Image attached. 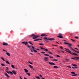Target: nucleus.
<instances>
[{
	"mask_svg": "<svg viewBox=\"0 0 79 79\" xmlns=\"http://www.w3.org/2000/svg\"><path fill=\"white\" fill-rule=\"evenodd\" d=\"M77 74H74V75H72V76H77Z\"/></svg>",
	"mask_w": 79,
	"mask_h": 79,
	"instance_id": "nucleus-28",
	"label": "nucleus"
},
{
	"mask_svg": "<svg viewBox=\"0 0 79 79\" xmlns=\"http://www.w3.org/2000/svg\"><path fill=\"white\" fill-rule=\"evenodd\" d=\"M72 68H73V69H77V67L75 66V67H72Z\"/></svg>",
	"mask_w": 79,
	"mask_h": 79,
	"instance_id": "nucleus-21",
	"label": "nucleus"
},
{
	"mask_svg": "<svg viewBox=\"0 0 79 79\" xmlns=\"http://www.w3.org/2000/svg\"><path fill=\"white\" fill-rule=\"evenodd\" d=\"M41 79H45V78H43V77H42Z\"/></svg>",
	"mask_w": 79,
	"mask_h": 79,
	"instance_id": "nucleus-63",
	"label": "nucleus"
},
{
	"mask_svg": "<svg viewBox=\"0 0 79 79\" xmlns=\"http://www.w3.org/2000/svg\"><path fill=\"white\" fill-rule=\"evenodd\" d=\"M12 73H14L15 74H16V72L14 70H12Z\"/></svg>",
	"mask_w": 79,
	"mask_h": 79,
	"instance_id": "nucleus-12",
	"label": "nucleus"
},
{
	"mask_svg": "<svg viewBox=\"0 0 79 79\" xmlns=\"http://www.w3.org/2000/svg\"><path fill=\"white\" fill-rule=\"evenodd\" d=\"M28 62L30 63V64H32L33 63H31L30 62L28 61Z\"/></svg>",
	"mask_w": 79,
	"mask_h": 79,
	"instance_id": "nucleus-36",
	"label": "nucleus"
},
{
	"mask_svg": "<svg viewBox=\"0 0 79 79\" xmlns=\"http://www.w3.org/2000/svg\"><path fill=\"white\" fill-rule=\"evenodd\" d=\"M60 48H61V49H63V48L61 46H60Z\"/></svg>",
	"mask_w": 79,
	"mask_h": 79,
	"instance_id": "nucleus-39",
	"label": "nucleus"
},
{
	"mask_svg": "<svg viewBox=\"0 0 79 79\" xmlns=\"http://www.w3.org/2000/svg\"><path fill=\"white\" fill-rule=\"evenodd\" d=\"M48 57H45L44 58V60H45V61H48Z\"/></svg>",
	"mask_w": 79,
	"mask_h": 79,
	"instance_id": "nucleus-8",
	"label": "nucleus"
},
{
	"mask_svg": "<svg viewBox=\"0 0 79 79\" xmlns=\"http://www.w3.org/2000/svg\"><path fill=\"white\" fill-rule=\"evenodd\" d=\"M71 40H72V41H73V42H74L75 41V40H73V39H71Z\"/></svg>",
	"mask_w": 79,
	"mask_h": 79,
	"instance_id": "nucleus-29",
	"label": "nucleus"
},
{
	"mask_svg": "<svg viewBox=\"0 0 79 79\" xmlns=\"http://www.w3.org/2000/svg\"><path fill=\"white\" fill-rule=\"evenodd\" d=\"M31 37H33V39H37V37H39V36H35L34 34H32L31 35Z\"/></svg>",
	"mask_w": 79,
	"mask_h": 79,
	"instance_id": "nucleus-4",
	"label": "nucleus"
},
{
	"mask_svg": "<svg viewBox=\"0 0 79 79\" xmlns=\"http://www.w3.org/2000/svg\"><path fill=\"white\" fill-rule=\"evenodd\" d=\"M22 44H25V45H27V43H28V42H25V41L22 42Z\"/></svg>",
	"mask_w": 79,
	"mask_h": 79,
	"instance_id": "nucleus-6",
	"label": "nucleus"
},
{
	"mask_svg": "<svg viewBox=\"0 0 79 79\" xmlns=\"http://www.w3.org/2000/svg\"><path fill=\"white\" fill-rule=\"evenodd\" d=\"M57 52H58V53H60V51H58Z\"/></svg>",
	"mask_w": 79,
	"mask_h": 79,
	"instance_id": "nucleus-55",
	"label": "nucleus"
},
{
	"mask_svg": "<svg viewBox=\"0 0 79 79\" xmlns=\"http://www.w3.org/2000/svg\"><path fill=\"white\" fill-rule=\"evenodd\" d=\"M63 41H64V42H66V40H63Z\"/></svg>",
	"mask_w": 79,
	"mask_h": 79,
	"instance_id": "nucleus-62",
	"label": "nucleus"
},
{
	"mask_svg": "<svg viewBox=\"0 0 79 79\" xmlns=\"http://www.w3.org/2000/svg\"><path fill=\"white\" fill-rule=\"evenodd\" d=\"M65 50H65L67 52H68V53H70L71 55H77V56H78V55L76 53H74L73 52H71V51L70 50L65 48Z\"/></svg>",
	"mask_w": 79,
	"mask_h": 79,
	"instance_id": "nucleus-2",
	"label": "nucleus"
},
{
	"mask_svg": "<svg viewBox=\"0 0 79 79\" xmlns=\"http://www.w3.org/2000/svg\"><path fill=\"white\" fill-rule=\"evenodd\" d=\"M59 35L57 36V37H58L59 38H60V39H63V36H62V34L60 33H59L58 34Z\"/></svg>",
	"mask_w": 79,
	"mask_h": 79,
	"instance_id": "nucleus-5",
	"label": "nucleus"
},
{
	"mask_svg": "<svg viewBox=\"0 0 79 79\" xmlns=\"http://www.w3.org/2000/svg\"><path fill=\"white\" fill-rule=\"evenodd\" d=\"M31 47L32 48V49H33V50H34V49H35V48H34L33 46H31Z\"/></svg>",
	"mask_w": 79,
	"mask_h": 79,
	"instance_id": "nucleus-30",
	"label": "nucleus"
},
{
	"mask_svg": "<svg viewBox=\"0 0 79 79\" xmlns=\"http://www.w3.org/2000/svg\"><path fill=\"white\" fill-rule=\"evenodd\" d=\"M76 60H79V57H77L76 58Z\"/></svg>",
	"mask_w": 79,
	"mask_h": 79,
	"instance_id": "nucleus-33",
	"label": "nucleus"
},
{
	"mask_svg": "<svg viewBox=\"0 0 79 79\" xmlns=\"http://www.w3.org/2000/svg\"><path fill=\"white\" fill-rule=\"evenodd\" d=\"M51 58H53V57H51V56H49Z\"/></svg>",
	"mask_w": 79,
	"mask_h": 79,
	"instance_id": "nucleus-57",
	"label": "nucleus"
},
{
	"mask_svg": "<svg viewBox=\"0 0 79 79\" xmlns=\"http://www.w3.org/2000/svg\"><path fill=\"white\" fill-rule=\"evenodd\" d=\"M39 45H41V46L44 45V44H41V43H40L39 44Z\"/></svg>",
	"mask_w": 79,
	"mask_h": 79,
	"instance_id": "nucleus-40",
	"label": "nucleus"
},
{
	"mask_svg": "<svg viewBox=\"0 0 79 79\" xmlns=\"http://www.w3.org/2000/svg\"><path fill=\"white\" fill-rule=\"evenodd\" d=\"M33 69V71H35V69Z\"/></svg>",
	"mask_w": 79,
	"mask_h": 79,
	"instance_id": "nucleus-64",
	"label": "nucleus"
},
{
	"mask_svg": "<svg viewBox=\"0 0 79 79\" xmlns=\"http://www.w3.org/2000/svg\"><path fill=\"white\" fill-rule=\"evenodd\" d=\"M5 71H6L8 73V74H10V72H9L6 70H5Z\"/></svg>",
	"mask_w": 79,
	"mask_h": 79,
	"instance_id": "nucleus-38",
	"label": "nucleus"
},
{
	"mask_svg": "<svg viewBox=\"0 0 79 79\" xmlns=\"http://www.w3.org/2000/svg\"><path fill=\"white\" fill-rule=\"evenodd\" d=\"M37 40H38L37 39H36V40H34V41L35 42H36V41H37Z\"/></svg>",
	"mask_w": 79,
	"mask_h": 79,
	"instance_id": "nucleus-46",
	"label": "nucleus"
},
{
	"mask_svg": "<svg viewBox=\"0 0 79 79\" xmlns=\"http://www.w3.org/2000/svg\"><path fill=\"white\" fill-rule=\"evenodd\" d=\"M41 36L42 37H43L44 36L45 37H46V36H47V35H45V34H42L41 35Z\"/></svg>",
	"mask_w": 79,
	"mask_h": 79,
	"instance_id": "nucleus-10",
	"label": "nucleus"
},
{
	"mask_svg": "<svg viewBox=\"0 0 79 79\" xmlns=\"http://www.w3.org/2000/svg\"><path fill=\"white\" fill-rule=\"evenodd\" d=\"M29 44H31V45H33V44H32V43L31 42V41H29L28 42Z\"/></svg>",
	"mask_w": 79,
	"mask_h": 79,
	"instance_id": "nucleus-20",
	"label": "nucleus"
},
{
	"mask_svg": "<svg viewBox=\"0 0 79 79\" xmlns=\"http://www.w3.org/2000/svg\"><path fill=\"white\" fill-rule=\"evenodd\" d=\"M49 53V54H51V55H52V53L51 52H48Z\"/></svg>",
	"mask_w": 79,
	"mask_h": 79,
	"instance_id": "nucleus-43",
	"label": "nucleus"
},
{
	"mask_svg": "<svg viewBox=\"0 0 79 79\" xmlns=\"http://www.w3.org/2000/svg\"><path fill=\"white\" fill-rule=\"evenodd\" d=\"M44 40H51V41H52V40H55V39L51 38H48V39L47 38L45 37L44 38Z\"/></svg>",
	"mask_w": 79,
	"mask_h": 79,
	"instance_id": "nucleus-3",
	"label": "nucleus"
},
{
	"mask_svg": "<svg viewBox=\"0 0 79 79\" xmlns=\"http://www.w3.org/2000/svg\"><path fill=\"white\" fill-rule=\"evenodd\" d=\"M2 44L3 45H8V43H3Z\"/></svg>",
	"mask_w": 79,
	"mask_h": 79,
	"instance_id": "nucleus-11",
	"label": "nucleus"
},
{
	"mask_svg": "<svg viewBox=\"0 0 79 79\" xmlns=\"http://www.w3.org/2000/svg\"><path fill=\"white\" fill-rule=\"evenodd\" d=\"M35 77H36V79H40V77H39V76Z\"/></svg>",
	"mask_w": 79,
	"mask_h": 79,
	"instance_id": "nucleus-18",
	"label": "nucleus"
},
{
	"mask_svg": "<svg viewBox=\"0 0 79 79\" xmlns=\"http://www.w3.org/2000/svg\"><path fill=\"white\" fill-rule=\"evenodd\" d=\"M66 61H68V60H69V59H66Z\"/></svg>",
	"mask_w": 79,
	"mask_h": 79,
	"instance_id": "nucleus-58",
	"label": "nucleus"
},
{
	"mask_svg": "<svg viewBox=\"0 0 79 79\" xmlns=\"http://www.w3.org/2000/svg\"><path fill=\"white\" fill-rule=\"evenodd\" d=\"M11 66L12 68H15V66H14V65H11Z\"/></svg>",
	"mask_w": 79,
	"mask_h": 79,
	"instance_id": "nucleus-26",
	"label": "nucleus"
},
{
	"mask_svg": "<svg viewBox=\"0 0 79 79\" xmlns=\"http://www.w3.org/2000/svg\"><path fill=\"white\" fill-rule=\"evenodd\" d=\"M6 54L7 55L9 56H10V53L7 52L6 53Z\"/></svg>",
	"mask_w": 79,
	"mask_h": 79,
	"instance_id": "nucleus-13",
	"label": "nucleus"
},
{
	"mask_svg": "<svg viewBox=\"0 0 79 79\" xmlns=\"http://www.w3.org/2000/svg\"><path fill=\"white\" fill-rule=\"evenodd\" d=\"M52 45H53V46H56V47H57L58 46V45H53V44Z\"/></svg>",
	"mask_w": 79,
	"mask_h": 79,
	"instance_id": "nucleus-51",
	"label": "nucleus"
},
{
	"mask_svg": "<svg viewBox=\"0 0 79 79\" xmlns=\"http://www.w3.org/2000/svg\"><path fill=\"white\" fill-rule=\"evenodd\" d=\"M75 49H76V50H78L77 48H75Z\"/></svg>",
	"mask_w": 79,
	"mask_h": 79,
	"instance_id": "nucleus-56",
	"label": "nucleus"
},
{
	"mask_svg": "<svg viewBox=\"0 0 79 79\" xmlns=\"http://www.w3.org/2000/svg\"><path fill=\"white\" fill-rule=\"evenodd\" d=\"M49 64H50L51 65H55V64L53 62H49Z\"/></svg>",
	"mask_w": 79,
	"mask_h": 79,
	"instance_id": "nucleus-7",
	"label": "nucleus"
},
{
	"mask_svg": "<svg viewBox=\"0 0 79 79\" xmlns=\"http://www.w3.org/2000/svg\"><path fill=\"white\" fill-rule=\"evenodd\" d=\"M54 68H58V66H54L53 67Z\"/></svg>",
	"mask_w": 79,
	"mask_h": 79,
	"instance_id": "nucleus-25",
	"label": "nucleus"
},
{
	"mask_svg": "<svg viewBox=\"0 0 79 79\" xmlns=\"http://www.w3.org/2000/svg\"><path fill=\"white\" fill-rule=\"evenodd\" d=\"M33 51H34V52H35V53H37V51H36L34 49L33 50Z\"/></svg>",
	"mask_w": 79,
	"mask_h": 79,
	"instance_id": "nucleus-19",
	"label": "nucleus"
},
{
	"mask_svg": "<svg viewBox=\"0 0 79 79\" xmlns=\"http://www.w3.org/2000/svg\"><path fill=\"white\" fill-rule=\"evenodd\" d=\"M40 48H41V50H44V49H45L44 48H43L42 47H40Z\"/></svg>",
	"mask_w": 79,
	"mask_h": 79,
	"instance_id": "nucleus-34",
	"label": "nucleus"
},
{
	"mask_svg": "<svg viewBox=\"0 0 79 79\" xmlns=\"http://www.w3.org/2000/svg\"><path fill=\"white\" fill-rule=\"evenodd\" d=\"M44 50H45V51H46V52H48V49H45L44 48Z\"/></svg>",
	"mask_w": 79,
	"mask_h": 79,
	"instance_id": "nucleus-42",
	"label": "nucleus"
},
{
	"mask_svg": "<svg viewBox=\"0 0 79 79\" xmlns=\"http://www.w3.org/2000/svg\"><path fill=\"white\" fill-rule=\"evenodd\" d=\"M24 79H27V78H26V77H24Z\"/></svg>",
	"mask_w": 79,
	"mask_h": 79,
	"instance_id": "nucleus-59",
	"label": "nucleus"
},
{
	"mask_svg": "<svg viewBox=\"0 0 79 79\" xmlns=\"http://www.w3.org/2000/svg\"><path fill=\"white\" fill-rule=\"evenodd\" d=\"M71 59H72V60H76V58H72V57L71 58Z\"/></svg>",
	"mask_w": 79,
	"mask_h": 79,
	"instance_id": "nucleus-44",
	"label": "nucleus"
},
{
	"mask_svg": "<svg viewBox=\"0 0 79 79\" xmlns=\"http://www.w3.org/2000/svg\"><path fill=\"white\" fill-rule=\"evenodd\" d=\"M1 58L4 61H5V60L3 58V57H1Z\"/></svg>",
	"mask_w": 79,
	"mask_h": 79,
	"instance_id": "nucleus-27",
	"label": "nucleus"
},
{
	"mask_svg": "<svg viewBox=\"0 0 79 79\" xmlns=\"http://www.w3.org/2000/svg\"><path fill=\"white\" fill-rule=\"evenodd\" d=\"M64 44H65V45H69V46H68L69 47V48H72V49L73 50V51L74 53H75V52H76V51L73 49V48H72V47H71V46H72V44H71V43H69L64 42Z\"/></svg>",
	"mask_w": 79,
	"mask_h": 79,
	"instance_id": "nucleus-1",
	"label": "nucleus"
},
{
	"mask_svg": "<svg viewBox=\"0 0 79 79\" xmlns=\"http://www.w3.org/2000/svg\"><path fill=\"white\" fill-rule=\"evenodd\" d=\"M1 65H2V66H6L4 64H1Z\"/></svg>",
	"mask_w": 79,
	"mask_h": 79,
	"instance_id": "nucleus-17",
	"label": "nucleus"
},
{
	"mask_svg": "<svg viewBox=\"0 0 79 79\" xmlns=\"http://www.w3.org/2000/svg\"><path fill=\"white\" fill-rule=\"evenodd\" d=\"M39 76H40V77H42V75L40 74V75H39Z\"/></svg>",
	"mask_w": 79,
	"mask_h": 79,
	"instance_id": "nucleus-48",
	"label": "nucleus"
},
{
	"mask_svg": "<svg viewBox=\"0 0 79 79\" xmlns=\"http://www.w3.org/2000/svg\"><path fill=\"white\" fill-rule=\"evenodd\" d=\"M6 68L7 69H6V71H8V68L6 67Z\"/></svg>",
	"mask_w": 79,
	"mask_h": 79,
	"instance_id": "nucleus-37",
	"label": "nucleus"
},
{
	"mask_svg": "<svg viewBox=\"0 0 79 79\" xmlns=\"http://www.w3.org/2000/svg\"><path fill=\"white\" fill-rule=\"evenodd\" d=\"M9 72H10V73L12 75H13V73L12 72H11V71H10Z\"/></svg>",
	"mask_w": 79,
	"mask_h": 79,
	"instance_id": "nucleus-22",
	"label": "nucleus"
},
{
	"mask_svg": "<svg viewBox=\"0 0 79 79\" xmlns=\"http://www.w3.org/2000/svg\"><path fill=\"white\" fill-rule=\"evenodd\" d=\"M29 66L30 68H31V69H33V66H32V65H29Z\"/></svg>",
	"mask_w": 79,
	"mask_h": 79,
	"instance_id": "nucleus-15",
	"label": "nucleus"
},
{
	"mask_svg": "<svg viewBox=\"0 0 79 79\" xmlns=\"http://www.w3.org/2000/svg\"><path fill=\"white\" fill-rule=\"evenodd\" d=\"M75 39H79V37H75Z\"/></svg>",
	"mask_w": 79,
	"mask_h": 79,
	"instance_id": "nucleus-41",
	"label": "nucleus"
},
{
	"mask_svg": "<svg viewBox=\"0 0 79 79\" xmlns=\"http://www.w3.org/2000/svg\"><path fill=\"white\" fill-rule=\"evenodd\" d=\"M3 51H4V52H7V51H6L4 50V49H3Z\"/></svg>",
	"mask_w": 79,
	"mask_h": 79,
	"instance_id": "nucleus-47",
	"label": "nucleus"
},
{
	"mask_svg": "<svg viewBox=\"0 0 79 79\" xmlns=\"http://www.w3.org/2000/svg\"><path fill=\"white\" fill-rule=\"evenodd\" d=\"M41 53L44 54V53H45V52H41Z\"/></svg>",
	"mask_w": 79,
	"mask_h": 79,
	"instance_id": "nucleus-49",
	"label": "nucleus"
},
{
	"mask_svg": "<svg viewBox=\"0 0 79 79\" xmlns=\"http://www.w3.org/2000/svg\"><path fill=\"white\" fill-rule=\"evenodd\" d=\"M53 60V61H58V60H57V59H54V60Z\"/></svg>",
	"mask_w": 79,
	"mask_h": 79,
	"instance_id": "nucleus-45",
	"label": "nucleus"
},
{
	"mask_svg": "<svg viewBox=\"0 0 79 79\" xmlns=\"http://www.w3.org/2000/svg\"><path fill=\"white\" fill-rule=\"evenodd\" d=\"M28 47H29V48H31V47L29 46V45L27 46Z\"/></svg>",
	"mask_w": 79,
	"mask_h": 79,
	"instance_id": "nucleus-54",
	"label": "nucleus"
},
{
	"mask_svg": "<svg viewBox=\"0 0 79 79\" xmlns=\"http://www.w3.org/2000/svg\"><path fill=\"white\" fill-rule=\"evenodd\" d=\"M44 55H45V56H49V55L48 54H44Z\"/></svg>",
	"mask_w": 79,
	"mask_h": 79,
	"instance_id": "nucleus-32",
	"label": "nucleus"
},
{
	"mask_svg": "<svg viewBox=\"0 0 79 79\" xmlns=\"http://www.w3.org/2000/svg\"><path fill=\"white\" fill-rule=\"evenodd\" d=\"M26 74L28 76H30L31 75H30V73H26Z\"/></svg>",
	"mask_w": 79,
	"mask_h": 79,
	"instance_id": "nucleus-24",
	"label": "nucleus"
},
{
	"mask_svg": "<svg viewBox=\"0 0 79 79\" xmlns=\"http://www.w3.org/2000/svg\"><path fill=\"white\" fill-rule=\"evenodd\" d=\"M71 73L73 74H76V73H75V72H71Z\"/></svg>",
	"mask_w": 79,
	"mask_h": 79,
	"instance_id": "nucleus-23",
	"label": "nucleus"
},
{
	"mask_svg": "<svg viewBox=\"0 0 79 79\" xmlns=\"http://www.w3.org/2000/svg\"><path fill=\"white\" fill-rule=\"evenodd\" d=\"M36 50H40L38 48L36 49Z\"/></svg>",
	"mask_w": 79,
	"mask_h": 79,
	"instance_id": "nucleus-60",
	"label": "nucleus"
},
{
	"mask_svg": "<svg viewBox=\"0 0 79 79\" xmlns=\"http://www.w3.org/2000/svg\"><path fill=\"white\" fill-rule=\"evenodd\" d=\"M31 52H33V51H32V48H31Z\"/></svg>",
	"mask_w": 79,
	"mask_h": 79,
	"instance_id": "nucleus-53",
	"label": "nucleus"
},
{
	"mask_svg": "<svg viewBox=\"0 0 79 79\" xmlns=\"http://www.w3.org/2000/svg\"><path fill=\"white\" fill-rule=\"evenodd\" d=\"M24 70L26 73H28V70H27V69H24Z\"/></svg>",
	"mask_w": 79,
	"mask_h": 79,
	"instance_id": "nucleus-14",
	"label": "nucleus"
},
{
	"mask_svg": "<svg viewBox=\"0 0 79 79\" xmlns=\"http://www.w3.org/2000/svg\"><path fill=\"white\" fill-rule=\"evenodd\" d=\"M6 63L8 64H10V63L9 62V61H6Z\"/></svg>",
	"mask_w": 79,
	"mask_h": 79,
	"instance_id": "nucleus-16",
	"label": "nucleus"
},
{
	"mask_svg": "<svg viewBox=\"0 0 79 79\" xmlns=\"http://www.w3.org/2000/svg\"><path fill=\"white\" fill-rule=\"evenodd\" d=\"M56 43L57 44H59V43H58V42H56Z\"/></svg>",
	"mask_w": 79,
	"mask_h": 79,
	"instance_id": "nucleus-61",
	"label": "nucleus"
},
{
	"mask_svg": "<svg viewBox=\"0 0 79 79\" xmlns=\"http://www.w3.org/2000/svg\"><path fill=\"white\" fill-rule=\"evenodd\" d=\"M67 67H68V68H71V67L69 66H68Z\"/></svg>",
	"mask_w": 79,
	"mask_h": 79,
	"instance_id": "nucleus-52",
	"label": "nucleus"
},
{
	"mask_svg": "<svg viewBox=\"0 0 79 79\" xmlns=\"http://www.w3.org/2000/svg\"><path fill=\"white\" fill-rule=\"evenodd\" d=\"M38 40H42V39H37Z\"/></svg>",
	"mask_w": 79,
	"mask_h": 79,
	"instance_id": "nucleus-35",
	"label": "nucleus"
},
{
	"mask_svg": "<svg viewBox=\"0 0 79 79\" xmlns=\"http://www.w3.org/2000/svg\"><path fill=\"white\" fill-rule=\"evenodd\" d=\"M73 66H77V65L76 64H73Z\"/></svg>",
	"mask_w": 79,
	"mask_h": 79,
	"instance_id": "nucleus-31",
	"label": "nucleus"
},
{
	"mask_svg": "<svg viewBox=\"0 0 79 79\" xmlns=\"http://www.w3.org/2000/svg\"><path fill=\"white\" fill-rule=\"evenodd\" d=\"M57 57H60V56H59V55H57Z\"/></svg>",
	"mask_w": 79,
	"mask_h": 79,
	"instance_id": "nucleus-50",
	"label": "nucleus"
},
{
	"mask_svg": "<svg viewBox=\"0 0 79 79\" xmlns=\"http://www.w3.org/2000/svg\"><path fill=\"white\" fill-rule=\"evenodd\" d=\"M5 75L6 76V77H7L8 78H9V77H10L8 76V74L7 73H6L5 74Z\"/></svg>",
	"mask_w": 79,
	"mask_h": 79,
	"instance_id": "nucleus-9",
	"label": "nucleus"
}]
</instances>
